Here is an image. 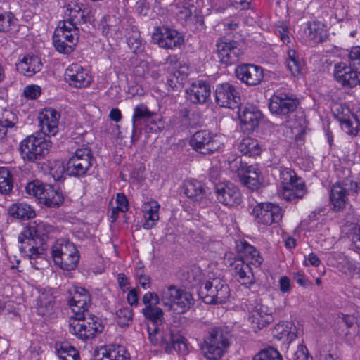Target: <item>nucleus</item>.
Returning a JSON list of instances; mask_svg holds the SVG:
<instances>
[{"label":"nucleus","mask_w":360,"mask_h":360,"mask_svg":"<svg viewBox=\"0 0 360 360\" xmlns=\"http://www.w3.org/2000/svg\"><path fill=\"white\" fill-rule=\"evenodd\" d=\"M355 321L356 319L352 315L339 314L336 318L338 333L340 336L347 338L349 334L348 330L354 326Z\"/></svg>","instance_id":"c03bdc74"},{"label":"nucleus","mask_w":360,"mask_h":360,"mask_svg":"<svg viewBox=\"0 0 360 360\" xmlns=\"http://www.w3.org/2000/svg\"><path fill=\"white\" fill-rule=\"evenodd\" d=\"M98 29L103 36L107 38L119 39L122 36L121 26L118 19L115 15H105L100 22Z\"/></svg>","instance_id":"7c9ffc66"},{"label":"nucleus","mask_w":360,"mask_h":360,"mask_svg":"<svg viewBox=\"0 0 360 360\" xmlns=\"http://www.w3.org/2000/svg\"><path fill=\"white\" fill-rule=\"evenodd\" d=\"M297 360H312L313 358L309 354L308 349L305 346L300 345L295 353Z\"/></svg>","instance_id":"774afa93"},{"label":"nucleus","mask_w":360,"mask_h":360,"mask_svg":"<svg viewBox=\"0 0 360 360\" xmlns=\"http://www.w3.org/2000/svg\"><path fill=\"white\" fill-rule=\"evenodd\" d=\"M58 35L53 33V43L55 49L60 53L64 54H70L74 51L75 46H71L67 41H65L60 37H57Z\"/></svg>","instance_id":"bf43d9fd"},{"label":"nucleus","mask_w":360,"mask_h":360,"mask_svg":"<svg viewBox=\"0 0 360 360\" xmlns=\"http://www.w3.org/2000/svg\"><path fill=\"white\" fill-rule=\"evenodd\" d=\"M13 188L12 175L6 167H0V193L8 195Z\"/></svg>","instance_id":"09e8293b"},{"label":"nucleus","mask_w":360,"mask_h":360,"mask_svg":"<svg viewBox=\"0 0 360 360\" xmlns=\"http://www.w3.org/2000/svg\"><path fill=\"white\" fill-rule=\"evenodd\" d=\"M215 192L218 200L225 205L235 206L242 201L240 190L232 183L218 184L215 187Z\"/></svg>","instance_id":"aec40b11"},{"label":"nucleus","mask_w":360,"mask_h":360,"mask_svg":"<svg viewBox=\"0 0 360 360\" xmlns=\"http://www.w3.org/2000/svg\"><path fill=\"white\" fill-rule=\"evenodd\" d=\"M65 14L66 18L63 22L72 27H78V25L91 22L94 20L90 10L82 9L79 5L75 3L67 5Z\"/></svg>","instance_id":"412c9836"},{"label":"nucleus","mask_w":360,"mask_h":360,"mask_svg":"<svg viewBox=\"0 0 360 360\" xmlns=\"http://www.w3.org/2000/svg\"><path fill=\"white\" fill-rule=\"evenodd\" d=\"M292 323L284 324H278L275 327L276 334L274 336L276 337L277 339L280 340H283L285 342H292L297 337L295 330V327H293Z\"/></svg>","instance_id":"a18cd8bd"},{"label":"nucleus","mask_w":360,"mask_h":360,"mask_svg":"<svg viewBox=\"0 0 360 360\" xmlns=\"http://www.w3.org/2000/svg\"><path fill=\"white\" fill-rule=\"evenodd\" d=\"M127 44L132 52L136 54L142 53L144 49V44L139 32H133L127 38Z\"/></svg>","instance_id":"5fc2aeb1"},{"label":"nucleus","mask_w":360,"mask_h":360,"mask_svg":"<svg viewBox=\"0 0 360 360\" xmlns=\"http://www.w3.org/2000/svg\"><path fill=\"white\" fill-rule=\"evenodd\" d=\"M70 295L68 301L75 315L89 311L91 299L86 289L81 287L74 288L70 291Z\"/></svg>","instance_id":"5701e85b"},{"label":"nucleus","mask_w":360,"mask_h":360,"mask_svg":"<svg viewBox=\"0 0 360 360\" xmlns=\"http://www.w3.org/2000/svg\"><path fill=\"white\" fill-rule=\"evenodd\" d=\"M160 299L158 295L153 292H148L144 294L142 302L145 307L141 311L144 317L150 321L153 326L161 324L164 320L162 309L156 305L160 303Z\"/></svg>","instance_id":"a211bd4d"},{"label":"nucleus","mask_w":360,"mask_h":360,"mask_svg":"<svg viewBox=\"0 0 360 360\" xmlns=\"http://www.w3.org/2000/svg\"><path fill=\"white\" fill-rule=\"evenodd\" d=\"M215 101L220 107L235 109L239 107L240 98L233 84L224 82L216 86Z\"/></svg>","instance_id":"f3484780"},{"label":"nucleus","mask_w":360,"mask_h":360,"mask_svg":"<svg viewBox=\"0 0 360 360\" xmlns=\"http://www.w3.org/2000/svg\"><path fill=\"white\" fill-rule=\"evenodd\" d=\"M304 32L308 39L314 44L322 42L326 37V26L320 21L309 22Z\"/></svg>","instance_id":"72a5a7b5"},{"label":"nucleus","mask_w":360,"mask_h":360,"mask_svg":"<svg viewBox=\"0 0 360 360\" xmlns=\"http://www.w3.org/2000/svg\"><path fill=\"white\" fill-rule=\"evenodd\" d=\"M24 96L30 99H35L41 94V88L37 85L27 86L23 91Z\"/></svg>","instance_id":"680f3d73"},{"label":"nucleus","mask_w":360,"mask_h":360,"mask_svg":"<svg viewBox=\"0 0 360 360\" xmlns=\"http://www.w3.org/2000/svg\"><path fill=\"white\" fill-rule=\"evenodd\" d=\"M238 113L240 122L249 131L257 127L262 118V112L253 105H239Z\"/></svg>","instance_id":"bb28decb"},{"label":"nucleus","mask_w":360,"mask_h":360,"mask_svg":"<svg viewBox=\"0 0 360 360\" xmlns=\"http://www.w3.org/2000/svg\"><path fill=\"white\" fill-rule=\"evenodd\" d=\"M253 360H283V357L276 349L269 347L259 352Z\"/></svg>","instance_id":"864d4df0"},{"label":"nucleus","mask_w":360,"mask_h":360,"mask_svg":"<svg viewBox=\"0 0 360 360\" xmlns=\"http://www.w3.org/2000/svg\"><path fill=\"white\" fill-rule=\"evenodd\" d=\"M55 349L62 360H79V354L77 349L68 342H56Z\"/></svg>","instance_id":"58836bf2"},{"label":"nucleus","mask_w":360,"mask_h":360,"mask_svg":"<svg viewBox=\"0 0 360 360\" xmlns=\"http://www.w3.org/2000/svg\"><path fill=\"white\" fill-rule=\"evenodd\" d=\"M180 290L174 285L165 288L161 293V300L165 306L169 307V310H174L175 302L180 293Z\"/></svg>","instance_id":"49530a36"},{"label":"nucleus","mask_w":360,"mask_h":360,"mask_svg":"<svg viewBox=\"0 0 360 360\" xmlns=\"http://www.w3.org/2000/svg\"><path fill=\"white\" fill-rule=\"evenodd\" d=\"M342 271L351 278L360 277V266L353 260L346 259L342 265Z\"/></svg>","instance_id":"4d7b16f0"},{"label":"nucleus","mask_w":360,"mask_h":360,"mask_svg":"<svg viewBox=\"0 0 360 360\" xmlns=\"http://www.w3.org/2000/svg\"><path fill=\"white\" fill-rule=\"evenodd\" d=\"M186 195L196 202H201L207 197V191L204 185L195 179L186 181L184 187Z\"/></svg>","instance_id":"473e14b6"},{"label":"nucleus","mask_w":360,"mask_h":360,"mask_svg":"<svg viewBox=\"0 0 360 360\" xmlns=\"http://www.w3.org/2000/svg\"><path fill=\"white\" fill-rule=\"evenodd\" d=\"M193 6H184L182 8L178 11L177 15L179 18L184 20L187 25H194L196 26L195 27L198 29L199 26L202 27L204 20L201 15H193Z\"/></svg>","instance_id":"ea45409f"},{"label":"nucleus","mask_w":360,"mask_h":360,"mask_svg":"<svg viewBox=\"0 0 360 360\" xmlns=\"http://www.w3.org/2000/svg\"><path fill=\"white\" fill-rule=\"evenodd\" d=\"M65 79L70 86L76 88L86 87L91 83V77L86 70L77 63H72L67 68Z\"/></svg>","instance_id":"4be33fe9"},{"label":"nucleus","mask_w":360,"mask_h":360,"mask_svg":"<svg viewBox=\"0 0 360 360\" xmlns=\"http://www.w3.org/2000/svg\"><path fill=\"white\" fill-rule=\"evenodd\" d=\"M286 65L292 75L298 76L300 74V64L296 51L288 49L287 51Z\"/></svg>","instance_id":"3c124183"},{"label":"nucleus","mask_w":360,"mask_h":360,"mask_svg":"<svg viewBox=\"0 0 360 360\" xmlns=\"http://www.w3.org/2000/svg\"><path fill=\"white\" fill-rule=\"evenodd\" d=\"M198 293L199 297L205 303L209 304L226 303L231 295L229 285L219 278H213L201 281Z\"/></svg>","instance_id":"39448f33"},{"label":"nucleus","mask_w":360,"mask_h":360,"mask_svg":"<svg viewBox=\"0 0 360 360\" xmlns=\"http://www.w3.org/2000/svg\"><path fill=\"white\" fill-rule=\"evenodd\" d=\"M18 119L15 113L10 110H5L3 117L0 119V141H3L7 135L9 129L15 127Z\"/></svg>","instance_id":"79ce46f5"},{"label":"nucleus","mask_w":360,"mask_h":360,"mask_svg":"<svg viewBox=\"0 0 360 360\" xmlns=\"http://www.w3.org/2000/svg\"><path fill=\"white\" fill-rule=\"evenodd\" d=\"M133 310L130 307H124L116 311V319L121 327L129 326L133 320Z\"/></svg>","instance_id":"603ef678"},{"label":"nucleus","mask_w":360,"mask_h":360,"mask_svg":"<svg viewBox=\"0 0 360 360\" xmlns=\"http://www.w3.org/2000/svg\"><path fill=\"white\" fill-rule=\"evenodd\" d=\"M239 177L241 183L251 190H257L260 186L258 168L255 165H248Z\"/></svg>","instance_id":"c9c22d12"},{"label":"nucleus","mask_w":360,"mask_h":360,"mask_svg":"<svg viewBox=\"0 0 360 360\" xmlns=\"http://www.w3.org/2000/svg\"><path fill=\"white\" fill-rule=\"evenodd\" d=\"M238 79L248 86H255L261 83L264 78L262 67L250 63L238 65L235 69Z\"/></svg>","instance_id":"6ab92c4d"},{"label":"nucleus","mask_w":360,"mask_h":360,"mask_svg":"<svg viewBox=\"0 0 360 360\" xmlns=\"http://www.w3.org/2000/svg\"><path fill=\"white\" fill-rule=\"evenodd\" d=\"M231 335L223 327L211 328L204 337L200 350L207 360H221L231 345Z\"/></svg>","instance_id":"f03ea898"},{"label":"nucleus","mask_w":360,"mask_h":360,"mask_svg":"<svg viewBox=\"0 0 360 360\" xmlns=\"http://www.w3.org/2000/svg\"><path fill=\"white\" fill-rule=\"evenodd\" d=\"M152 38L160 47L165 49L180 47L184 41L181 33L165 25L155 27Z\"/></svg>","instance_id":"f8f14e48"},{"label":"nucleus","mask_w":360,"mask_h":360,"mask_svg":"<svg viewBox=\"0 0 360 360\" xmlns=\"http://www.w3.org/2000/svg\"><path fill=\"white\" fill-rule=\"evenodd\" d=\"M243 249L245 252H253V257L249 259L245 262H249V265L254 266L255 267H259L263 262V258L260 255L259 252L252 245L245 243L243 245Z\"/></svg>","instance_id":"13d9d810"},{"label":"nucleus","mask_w":360,"mask_h":360,"mask_svg":"<svg viewBox=\"0 0 360 360\" xmlns=\"http://www.w3.org/2000/svg\"><path fill=\"white\" fill-rule=\"evenodd\" d=\"M233 275L243 285L249 286L255 283L252 267L244 259H237L232 263Z\"/></svg>","instance_id":"c85d7f7f"},{"label":"nucleus","mask_w":360,"mask_h":360,"mask_svg":"<svg viewBox=\"0 0 360 360\" xmlns=\"http://www.w3.org/2000/svg\"><path fill=\"white\" fill-rule=\"evenodd\" d=\"M357 184L347 178L342 183H336L332 186L330 193V201L335 212L342 210L348 201V193L349 191H356Z\"/></svg>","instance_id":"9b49d317"},{"label":"nucleus","mask_w":360,"mask_h":360,"mask_svg":"<svg viewBox=\"0 0 360 360\" xmlns=\"http://www.w3.org/2000/svg\"><path fill=\"white\" fill-rule=\"evenodd\" d=\"M54 309V300L51 296L40 297L37 301V312L42 316L51 315Z\"/></svg>","instance_id":"8fccbe9b"},{"label":"nucleus","mask_w":360,"mask_h":360,"mask_svg":"<svg viewBox=\"0 0 360 360\" xmlns=\"http://www.w3.org/2000/svg\"><path fill=\"white\" fill-rule=\"evenodd\" d=\"M229 168L232 172H237L238 177L241 176L240 173L245 171L248 167L247 163L243 162L241 157H236L231 160H229Z\"/></svg>","instance_id":"052dcab7"},{"label":"nucleus","mask_w":360,"mask_h":360,"mask_svg":"<svg viewBox=\"0 0 360 360\" xmlns=\"http://www.w3.org/2000/svg\"><path fill=\"white\" fill-rule=\"evenodd\" d=\"M353 249L360 253V225L355 227L352 236Z\"/></svg>","instance_id":"69168bd1"},{"label":"nucleus","mask_w":360,"mask_h":360,"mask_svg":"<svg viewBox=\"0 0 360 360\" xmlns=\"http://www.w3.org/2000/svg\"><path fill=\"white\" fill-rule=\"evenodd\" d=\"M154 113L150 111L148 107L143 103L137 105L134 108L132 116L133 129L131 137V142L135 143L139 139L143 122L152 117Z\"/></svg>","instance_id":"cd10ccee"},{"label":"nucleus","mask_w":360,"mask_h":360,"mask_svg":"<svg viewBox=\"0 0 360 360\" xmlns=\"http://www.w3.org/2000/svg\"><path fill=\"white\" fill-rule=\"evenodd\" d=\"M54 264L65 271L75 269L79 260V252L75 244L65 238L56 240L51 251Z\"/></svg>","instance_id":"20e7f679"},{"label":"nucleus","mask_w":360,"mask_h":360,"mask_svg":"<svg viewBox=\"0 0 360 360\" xmlns=\"http://www.w3.org/2000/svg\"><path fill=\"white\" fill-rule=\"evenodd\" d=\"M342 129L349 136H356L360 131V115L352 114L351 118H340Z\"/></svg>","instance_id":"37998d69"},{"label":"nucleus","mask_w":360,"mask_h":360,"mask_svg":"<svg viewBox=\"0 0 360 360\" xmlns=\"http://www.w3.org/2000/svg\"><path fill=\"white\" fill-rule=\"evenodd\" d=\"M25 190L27 193L36 197L40 203L48 207H58L63 202V193L50 184L33 181L27 184Z\"/></svg>","instance_id":"423d86ee"},{"label":"nucleus","mask_w":360,"mask_h":360,"mask_svg":"<svg viewBox=\"0 0 360 360\" xmlns=\"http://www.w3.org/2000/svg\"><path fill=\"white\" fill-rule=\"evenodd\" d=\"M359 74L348 64L340 63L335 65L334 77L344 87L353 88L356 86L357 75Z\"/></svg>","instance_id":"a878e982"},{"label":"nucleus","mask_w":360,"mask_h":360,"mask_svg":"<svg viewBox=\"0 0 360 360\" xmlns=\"http://www.w3.org/2000/svg\"><path fill=\"white\" fill-rule=\"evenodd\" d=\"M282 185L281 196L287 201L302 198L306 193V186L301 178L290 168L280 169Z\"/></svg>","instance_id":"0eeeda50"},{"label":"nucleus","mask_w":360,"mask_h":360,"mask_svg":"<svg viewBox=\"0 0 360 360\" xmlns=\"http://www.w3.org/2000/svg\"><path fill=\"white\" fill-rule=\"evenodd\" d=\"M150 342L158 347H165L166 353H172L182 343L179 338H175L170 330H161L158 326H148Z\"/></svg>","instance_id":"4468645a"},{"label":"nucleus","mask_w":360,"mask_h":360,"mask_svg":"<svg viewBox=\"0 0 360 360\" xmlns=\"http://www.w3.org/2000/svg\"><path fill=\"white\" fill-rule=\"evenodd\" d=\"M100 318L89 311L79 313L70 319L69 332L82 340L92 339L103 331Z\"/></svg>","instance_id":"7ed1b4c3"},{"label":"nucleus","mask_w":360,"mask_h":360,"mask_svg":"<svg viewBox=\"0 0 360 360\" xmlns=\"http://www.w3.org/2000/svg\"><path fill=\"white\" fill-rule=\"evenodd\" d=\"M193 299L191 292L184 290H180V293L175 302L174 311L183 313L188 309L193 304Z\"/></svg>","instance_id":"de8ad7c7"},{"label":"nucleus","mask_w":360,"mask_h":360,"mask_svg":"<svg viewBox=\"0 0 360 360\" xmlns=\"http://www.w3.org/2000/svg\"><path fill=\"white\" fill-rule=\"evenodd\" d=\"M348 64L360 74V46H352L348 53Z\"/></svg>","instance_id":"6e6d98bb"},{"label":"nucleus","mask_w":360,"mask_h":360,"mask_svg":"<svg viewBox=\"0 0 360 360\" xmlns=\"http://www.w3.org/2000/svg\"><path fill=\"white\" fill-rule=\"evenodd\" d=\"M238 150L241 153L249 157L259 155L261 153L258 141L250 137H245L241 140L238 145Z\"/></svg>","instance_id":"a19ab883"},{"label":"nucleus","mask_w":360,"mask_h":360,"mask_svg":"<svg viewBox=\"0 0 360 360\" xmlns=\"http://www.w3.org/2000/svg\"><path fill=\"white\" fill-rule=\"evenodd\" d=\"M18 242L21 244L20 246L21 252L31 259V264L35 269H39L36 265V262L32 260L44 258L46 250L44 246L45 243L34 236H30L25 231L18 236Z\"/></svg>","instance_id":"9d476101"},{"label":"nucleus","mask_w":360,"mask_h":360,"mask_svg":"<svg viewBox=\"0 0 360 360\" xmlns=\"http://www.w3.org/2000/svg\"><path fill=\"white\" fill-rule=\"evenodd\" d=\"M42 68V63L37 56H25L17 64L16 70L20 74L31 77L39 72Z\"/></svg>","instance_id":"2f4dec72"},{"label":"nucleus","mask_w":360,"mask_h":360,"mask_svg":"<svg viewBox=\"0 0 360 360\" xmlns=\"http://www.w3.org/2000/svg\"><path fill=\"white\" fill-rule=\"evenodd\" d=\"M94 162L90 148H77L66 163V173L69 176L82 177L89 174Z\"/></svg>","instance_id":"6e6552de"},{"label":"nucleus","mask_w":360,"mask_h":360,"mask_svg":"<svg viewBox=\"0 0 360 360\" xmlns=\"http://www.w3.org/2000/svg\"><path fill=\"white\" fill-rule=\"evenodd\" d=\"M200 271L198 269H191L184 275V279L188 283H193L198 280Z\"/></svg>","instance_id":"338daca9"},{"label":"nucleus","mask_w":360,"mask_h":360,"mask_svg":"<svg viewBox=\"0 0 360 360\" xmlns=\"http://www.w3.org/2000/svg\"><path fill=\"white\" fill-rule=\"evenodd\" d=\"M300 102L297 97L283 92L274 94L269 100V110L276 115H285L293 112Z\"/></svg>","instance_id":"dca6fc26"},{"label":"nucleus","mask_w":360,"mask_h":360,"mask_svg":"<svg viewBox=\"0 0 360 360\" xmlns=\"http://www.w3.org/2000/svg\"><path fill=\"white\" fill-rule=\"evenodd\" d=\"M160 205L157 201H150L144 203L143 206V211L145 214H152L153 213L155 214H159Z\"/></svg>","instance_id":"e2e57ef3"},{"label":"nucleus","mask_w":360,"mask_h":360,"mask_svg":"<svg viewBox=\"0 0 360 360\" xmlns=\"http://www.w3.org/2000/svg\"><path fill=\"white\" fill-rule=\"evenodd\" d=\"M188 99L194 104H204L210 97L211 89L209 83L198 80L192 83L186 91Z\"/></svg>","instance_id":"393cba45"},{"label":"nucleus","mask_w":360,"mask_h":360,"mask_svg":"<svg viewBox=\"0 0 360 360\" xmlns=\"http://www.w3.org/2000/svg\"><path fill=\"white\" fill-rule=\"evenodd\" d=\"M248 319L254 330H260L271 323L274 318L267 306L257 304L250 311Z\"/></svg>","instance_id":"b1692460"},{"label":"nucleus","mask_w":360,"mask_h":360,"mask_svg":"<svg viewBox=\"0 0 360 360\" xmlns=\"http://www.w3.org/2000/svg\"><path fill=\"white\" fill-rule=\"evenodd\" d=\"M60 113L53 108L45 109L39 117L41 131L27 136L19 144V151L25 162L37 163L49 154L52 146L51 136L58 131Z\"/></svg>","instance_id":"f257e3e1"},{"label":"nucleus","mask_w":360,"mask_h":360,"mask_svg":"<svg viewBox=\"0 0 360 360\" xmlns=\"http://www.w3.org/2000/svg\"><path fill=\"white\" fill-rule=\"evenodd\" d=\"M94 360H129V354L122 346H104L96 349Z\"/></svg>","instance_id":"c756f323"},{"label":"nucleus","mask_w":360,"mask_h":360,"mask_svg":"<svg viewBox=\"0 0 360 360\" xmlns=\"http://www.w3.org/2000/svg\"><path fill=\"white\" fill-rule=\"evenodd\" d=\"M144 217L146 221L142 226L143 229L147 230L150 229L155 226L157 221L159 220V214H155V213H153V215L150 214H145Z\"/></svg>","instance_id":"0e129e2a"},{"label":"nucleus","mask_w":360,"mask_h":360,"mask_svg":"<svg viewBox=\"0 0 360 360\" xmlns=\"http://www.w3.org/2000/svg\"><path fill=\"white\" fill-rule=\"evenodd\" d=\"M53 230L51 225L46 224L43 221H34L31 223L27 229L25 230L30 236H34L37 239L41 240L44 243H46V240L50 233Z\"/></svg>","instance_id":"e433bc0d"},{"label":"nucleus","mask_w":360,"mask_h":360,"mask_svg":"<svg viewBox=\"0 0 360 360\" xmlns=\"http://www.w3.org/2000/svg\"><path fill=\"white\" fill-rule=\"evenodd\" d=\"M8 211L11 216L19 219H30L35 216L34 210L30 205L22 202L11 205Z\"/></svg>","instance_id":"4c0bfd02"},{"label":"nucleus","mask_w":360,"mask_h":360,"mask_svg":"<svg viewBox=\"0 0 360 360\" xmlns=\"http://www.w3.org/2000/svg\"><path fill=\"white\" fill-rule=\"evenodd\" d=\"M190 145L201 154L211 155L221 148L222 143L216 134L207 130H200L193 135Z\"/></svg>","instance_id":"1a4fd4ad"},{"label":"nucleus","mask_w":360,"mask_h":360,"mask_svg":"<svg viewBox=\"0 0 360 360\" xmlns=\"http://www.w3.org/2000/svg\"><path fill=\"white\" fill-rule=\"evenodd\" d=\"M252 215L258 224L271 225L282 219L283 212L280 206L271 202L257 203L252 210Z\"/></svg>","instance_id":"2eb2a0df"},{"label":"nucleus","mask_w":360,"mask_h":360,"mask_svg":"<svg viewBox=\"0 0 360 360\" xmlns=\"http://www.w3.org/2000/svg\"><path fill=\"white\" fill-rule=\"evenodd\" d=\"M54 34L57 37L67 41L71 46H75L79 39V27H72L65 22H60L58 27L55 30Z\"/></svg>","instance_id":"f704fd0d"},{"label":"nucleus","mask_w":360,"mask_h":360,"mask_svg":"<svg viewBox=\"0 0 360 360\" xmlns=\"http://www.w3.org/2000/svg\"><path fill=\"white\" fill-rule=\"evenodd\" d=\"M216 52L221 63L226 65L236 63L243 55L238 41L226 38H221L217 41Z\"/></svg>","instance_id":"ddd939ff"}]
</instances>
